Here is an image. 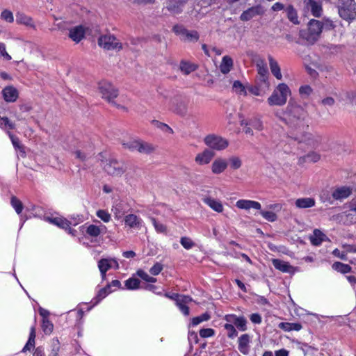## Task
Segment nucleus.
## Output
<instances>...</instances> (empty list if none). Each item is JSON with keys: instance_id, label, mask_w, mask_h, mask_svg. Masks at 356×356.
Here are the masks:
<instances>
[{"instance_id": "nucleus-1", "label": "nucleus", "mask_w": 356, "mask_h": 356, "mask_svg": "<svg viewBox=\"0 0 356 356\" xmlns=\"http://www.w3.org/2000/svg\"><path fill=\"white\" fill-rule=\"evenodd\" d=\"M291 94V90L286 83H279L268 97L267 102L270 106H282L286 104Z\"/></svg>"}, {"instance_id": "nucleus-2", "label": "nucleus", "mask_w": 356, "mask_h": 356, "mask_svg": "<svg viewBox=\"0 0 356 356\" xmlns=\"http://www.w3.org/2000/svg\"><path fill=\"white\" fill-rule=\"evenodd\" d=\"M323 30V24L316 19H311L307 30L300 31V36L308 44H313L318 40Z\"/></svg>"}, {"instance_id": "nucleus-3", "label": "nucleus", "mask_w": 356, "mask_h": 356, "mask_svg": "<svg viewBox=\"0 0 356 356\" xmlns=\"http://www.w3.org/2000/svg\"><path fill=\"white\" fill-rule=\"evenodd\" d=\"M288 118L291 124H294L298 126L299 129L303 127L302 122L307 118V112L300 105L296 104L295 102H289L287 106Z\"/></svg>"}, {"instance_id": "nucleus-4", "label": "nucleus", "mask_w": 356, "mask_h": 356, "mask_svg": "<svg viewBox=\"0 0 356 356\" xmlns=\"http://www.w3.org/2000/svg\"><path fill=\"white\" fill-rule=\"evenodd\" d=\"M339 14L341 18L346 21H351L356 17L354 0H339Z\"/></svg>"}, {"instance_id": "nucleus-5", "label": "nucleus", "mask_w": 356, "mask_h": 356, "mask_svg": "<svg viewBox=\"0 0 356 356\" xmlns=\"http://www.w3.org/2000/svg\"><path fill=\"white\" fill-rule=\"evenodd\" d=\"M99 45L108 50L120 51L122 49V44L114 35L106 34L102 35L98 40Z\"/></svg>"}, {"instance_id": "nucleus-6", "label": "nucleus", "mask_w": 356, "mask_h": 356, "mask_svg": "<svg viewBox=\"0 0 356 356\" xmlns=\"http://www.w3.org/2000/svg\"><path fill=\"white\" fill-rule=\"evenodd\" d=\"M204 142L209 148L218 151L223 150L229 145V142L227 139L214 134L206 136Z\"/></svg>"}, {"instance_id": "nucleus-7", "label": "nucleus", "mask_w": 356, "mask_h": 356, "mask_svg": "<svg viewBox=\"0 0 356 356\" xmlns=\"http://www.w3.org/2000/svg\"><path fill=\"white\" fill-rule=\"evenodd\" d=\"M98 91L102 95V97L108 102L115 99L118 95L117 89L111 83L107 81H101L99 83Z\"/></svg>"}, {"instance_id": "nucleus-8", "label": "nucleus", "mask_w": 356, "mask_h": 356, "mask_svg": "<svg viewBox=\"0 0 356 356\" xmlns=\"http://www.w3.org/2000/svg\"><path fill=\"white\" fill-rule=\"evenodd\" d=\"M104 169L108 175L120 176L124 172L126 166L123 162L112 159L106 161Z\"/></svg>"}, {"instance_id": "nucleus-9", "label": "nucleus", "mask_w": 356, "mask_h": 356, "mask_svg": "<svg viewBox=\"0 0 356 356\" xmlns=\"http://www.w3.org/2000/svg\"><path fill=\"white\" fill-rule=\"evenodd\" d=\"M304 4L305 10L307 12H310L313 16L319 17L322 15L323 8L319 1L316 0H305Z\"/></svg>"}, {"instance_id": "nucleus-10", "label": "nucleus", "mask_w": 356, "mask_h": 356, "mask_svg": "<svg viewBox=\"0 0 356 356\" xmlns=\"http://www.w3.org/2000/svg\"><path fill=\"white\" fill-rule=\"evenodd\" d=\"M236 207L239 209L245 211L250 209L259 211L261 210V205L259 202L246 199L238 200L236 202Z\"/></svg>"}, {"instance_id": "nucleus-11", "label": "nucleus", "mask_w": 356, "mask_h": 356, "mask_svg": "<svg viewBox=\"0 0 356 356\" xmlns=\"http://www.w3.org/2000/svg\"><path fill=\"white\" fill-rule=\"evenodd\" d=\"M112 263L115 264V269L119 268V264L115 259H102L98 262V268L103 279L106 277V273L112 268Z\"/></svg>"}, {"instance_id": "nucleus-12", "label": "nucleus", "mask_w": 356, "mask_h": 356, "mask_svg": "<svg viewBox=\"0 0 356 356\" xmlns=\"http://www.w3.org/2000/svg\"><path fill=\"white\" fill-rule=\"evenodd\" d=\"M264 12V10L261 6H253L244 11L241 15L240 18L242 21H248L257 15H262Z\"/></svg>"}, {"instance_id": "nucleus-13", "label": "nucleus", "mask_w": 356, "mask_h": 356, "mask_svg": "<svg viewBox=\"0 0 356 356\" xmlns=\"http://www.w3.org/2000/svg\"><path fill=\"white\" fill-rule=\"evenodd\" d=\"M3 99L7 102H14L19 96L18 90L13 86L5 87L2 90Z\"/></svg>"}, {"instance_id": "nucleus-14", "label": "nucleus", "mask_w": 356, "mask_h": 356, "mask_svg": "<svg viewBox=\"0 0 356 356\" xmlns=\"http://www.w3.org/2000/svg\"><path fill=\"white\" fill-rule=\"evenodd\" d=\"M192 302V298L188 296H181L176 298V305L185 316L189 315V308L187 306Z\"/></svg>"}, {"instance_id": "nucleus-15", "label": "nucleus", "mask_w": 356, "mask_h": 356, "mask_svg": "<svg viewBox=\"0 0 356 356\" xmlns=\"http://www.w3.org/2000/svg\"><path fill=\"white\" fill-rule=\"evenodd\" d=\"M213 156V152L207 149L196 155L195 161L199 165H206L210 163Z\"/></svg>"}, {"instance_id": "nucleus-16", "label": "nucleus", "mask_w": 356, "mask_h": 356, "mask_svg": "<svg viewBox=\"0 0 356 356\" xmlns=\"http://www.w3.org/2000/svg\"><path fill=\"white\" fill-rule=\"evenodd\" d=\"M171 109L177 114L184 115L187 110V103L184 99H172Z\"/></svg>"}, {"instance_id": "nucleus-17", "label": "nucleus", "mask_w": 356, "mask_h": 356, "mask_svg": "<svg viewBox=\"0 0 356 356\" xmlns=\"http://www.w3.org/2000/svg\"><path fill=\"white\" fill-rule=\"evenodd\" d=\"M227 168V161L222 158H218L211 164V172L215 175H219L223 172Z\"/></svg>"}, {"instance_id": "nucleus-18", "label": "nucleus", "mask_w": 356, "mask_h": 356, "mask_svg": "<svg viewBox=\"0 0 356 356\" xmlns=\"http://www.w3.org/2000/svg\"><path fill=\"white\" fill-rule=\"evenodd\" d=\"M268 60L269 62V67L272 74L277 79H282V74L281 72V69L280 65L277 61L271 56H268Z\"/></svg>"}, {"instance_id": "nucleus-19", "label": "nucleus", "mask_w": 356, "mask_h": 356, "mask_svg": "<svg viewBox=\"0 0 356 356\" xmlns=\"http://www.w3.org/2000/svg\"><path fill=\"white\" fill-rule=\"evenodd\" d=\"M256 66L258 74L260 76V81L266 82L268 78V71L265 60L264 59H258Z\"/></svg>"}, {"instance_id": "nucleus-20", "label": "nucleus", "mask_w": 356, "mask_h": 356, "mask_svg": "<svg viewBox=\"0 0 356 356\" xmlns=\"http://www.w3.org/2000/svg\"><path fill=\"white\" fill-rule=\"evenodd\" d=\"M124 223L130 228L139 229L142 226L143 220L135 214H128L124 217Z\"/></svg>"}, {"instance_id": "nucleus-21", "label": "nucleus", "mask_w": 356, "mask_h": 356, "mask_svg": "<svg viewBox=\"0 0 356 356\" xmlns=\"http://www.w3.org/2000/svg\"><path fill=\"white\" fill-rule=\"evenodd\" d=\"M272 263L273 264V266L276 269H277L283 273H291L294 272L293 267L292 266H291L288 262H286L284 261H282V260H280L278 259H273Z\"/></svg>"}, {"instance_id": "nucleus-22", "label": "nucleus", "mask_w": 356, "mask_h": 356, "mask_svg": "<svg viewBox=\"0 0 356 356\" xmlns=\"http://www.w3.org/2000/svg\"><path fill=\"white\" fill-rule=\"evenodd\" d=\"M85 30L82 26H76L70 30L69 37L74 42H80L84 37Z\"/></svg>"}, {"instance_id": "nucleus-23", "label": "nucleus", "mask_w": 356, "mask_h": 356, "mask_svg": "<svg viewBox=\"0 0 356 356\" xmlns=\"http://www.w3.org/2000/svg\"><path fill=\"white\" fill-rule=\"evenodd\" d=\"M203 202L211 209L218 213H222L223 211V205L222 202L218 200H216L212 197H206L204 198Z\"/></svg>"}, {"instance_id": "nucleus-24", "label": "nucleus", "mask_w": 356, "mask_h": 356, "mask_svg": "<svg viewBox=\"0 0 356 356\" xmlns=\"http://www.w3.org/2000/svg\"><path fill=\"white\" fill-rule=\"evenodd\" d=\"M352 191L349 187L342 186L333 191L332 197L335 200H342L349 197Z\"/></svg>"}, {"instance_id": "nucleus-25", "label": "nucleus", "mask_w": 356, "mask_h": 356, "mask_svg": "<svg viewBox=\"0 0 356 356\" xmlns=\"http://www.w3.org/2000/svg\"><path fill=\"white\" fill-rule=\"evenodd\" d=\"M326 239V236L318 229H314L313 234L309 236L312 244L316 246L321 245Z\"/></svg>"}, {"instance_id": "nucleus-26", "label": "nucleus", "mask_w": 356, "mask_h": 356, "mask_svg": "<svg viewBox=\"0 0 356 356\" xmlns=\"http://www.w3.org/2000/svg\"><path fill=\"white\" fill-rule=\"evenodd\" d=\"M315 205V200L312 197L298 198L295 202V206L298 209H307Z\"/></svg>"}, {"instance_id": "nucleus-27", "label": "nucleus", "mask_w": 356, "mask_h": 356, "mask_svg": "<svg viewBox=\"0 0 356 356\" xmlns=\"http://www.w3.org/2000/svg\"><path fill=\"white\" fill-rule=\"evenodd\" d=\"M155 149L154 146L149 143L145 142L142 140H138L137 152L140 154H149L153 152Z\"/></svg>"}, {"instance_id": "nucleus-28", "label": "nucleus", "mask_w": 356, "mask_h": 356, "mask_svg": "<svg viewBox=\"0 0 356 356\" xmlns=\"http://www.w3.org/2000/svg\"><path fill=\"white\" fill-rule=\"evenodd\" d=\"M16 22L19 24H23L29 28L35 29V25L33 19L24 14H17Z\"/></svg>"}, {"instance_id": "nucleus-29", "label": "nucleus", "mask_w": 356, "mask_h": 356, "mask_svg": "<svg viewBox=\"0 0 356 356\" xmlns=\"http://www.w3.org/2000/svg\"><path fill=\"white\" fill-rule=\"evenodd\" d=\"M250 336L247 334L241 335L238 339V350L243 354H248Z\"/></svg>"}, {"instance_id": "nucleus-30", "label": "nucleus", "mask_w": 356, "mask_h": 356, "mask_svg": "<svg viewBox=\"0 0 356 356\" xmlns=\"http://www.w3.org/2000/svg\"><path fill=\"white\" fill-rule=\"evenodd\" d=\"M233 67V60L228 56H225L220 65V70L222 73L227 74Z\"/></svg>"}, {"instance_id": "nucleus-31", "label": "nucleus", "mask_w": 356, "mask_h": 356, "mask_svg": "<svg viewBox=\"0 0 356 356\" xmlns=\"http://www.w3.org/2000/svg\"><path fill=\"white\" fill-rule=\"evenodd\" d=\"M103 228L105 229V227H101L95 225H89L86 227V232L91 237H97L102 233Z\"/></svg>"}, {"instance_id": "nucleus-32", "label": "nucleus", "mask_w": 356, "mask_h": 356, "mask_svg": "<svg viewBox=\"0 0 356 356\" xmlns=\"http://www.w3.org/2000/svg\"><path fill=\"white\" fill-rule=\"evenodd\" d=\"M278 327L286 332H290L292 330L299 331L302 329V325L297 323L282 322L279 324Z\"/></svg>"}, {"instance_id": "nucleus-33", "label": "nucleus", "mask_w": 356, "mask_h": 356, "mask_svg": "<svg viewBox=\"0 0 356 356\" xmlns=\"http://www.w3.org/2000/svg\"><path fill=\"white\" fill-rule=\"evenodd\" d=\"M139 139L128 138L122 140V145L124 149L134 152L137 150V146Z\"/></svg>"}, {"instance_id": "nucleus-34", "label": "nucleus", "mask_w": 356, "mask_h": 356, "mask_svg": "<svg viewBox=\"0 0 356 356\" xmlns=\"http://www.w3.org/2000/svg\"><path fill=\"white\" fill-rule=\"evenodd\" d=\"M332 269L334 270L346 274L350 273L352 270V268L348 264H343L339 261L334 262L332 266Z\"/></svg>"}, {"instance_id": "nucleus-35", "label": "nucleus", "mask_w": 356, "mask_h": 356, "mask_svg": "<svg viewBox=\"0 0 356 356\" xmlns=\"http://www.w3.org/2000/svg\"><path fill=\"white\" fill-rule=\"evenodd\" d=\"M184 3L182 1H170L167 8L173 14H179L182 11Z\"/></svg>"}, {"instance_id": "nucleus-36", "label": "nucleus", "mask_w": 356, "mask_h": 356, "mask_svg": "<svg viewBox=\"0 0 356 356\" xmlns=\"http://www.w3.org/2000/svg\"><path fill=\"white\" fill-rule=\"evenodd\" d=\"M233 91L239 95H247L246 87L240 81H234L232 85Z\"/></svg>"}, {"instance_id": "nucleus-37", "label": "nucleus", "mask_w": 356, "mask_h": 356, "mask_svg": "<svg viewBox=\"0 0 356 356\" xmlns=\"http://www.w3.org/2000/svg\"><path fill=\"white\" fill-rule=\"evenodd\" d=\"M71 222L68 221L67 219L62 218L60 221L59 222L58 227L62 228L67 231L68 234H71L72 236H76V230L72 229L70 227Z\"/></svg>"}, {"instance_id": "nucleus-38", "label": "nucleus", "mask_w": 356, "mask_h": 356, "mask_svg": "<svg viewBox=\"0 0 356 356\" xmlns=\"http://www.w3.org/2000/svg\"><path fill=\"white\" fill-rule=\"evenodd\" d=\"M259 214L266 220L269 222H275L277 219V216L272 211L259 210Z\"/></svg>"}, {"instance_id": "nucleus-39", "label": "nucleus", "mask_w": 356, "mask_h": 356, "mask_svg": "<svg viewBox=\"0 0 356 356\" xmlns=\"http://www.w3.org/2000/svg\"><path fill=\"white\" fill-rule=\"evenodd\" d=\"M248 122V124L252 127L253 129L257 131H261L264 129L263 123L261 120L257 118L253 117L248 120H247Z\"/></svg>"}, {"instance_id": "nucleus-40", "label": "nucleus", "mask_w": 356, "mask_h": 356, "mask_svg": "<svg viewBox=\"0 0 356 356\" xmlns=\"http://www.w3.org/2000/svg\"><path fill=\"white\" fill-rule=\"evenodd\" d=\"M35 330L34 327H32L31 328L29 339L26 344L25 345V346L24 347V348L22 350L23 352H25L26 350H30L31 348L34 346V345H35Z\"/></svg>"}, {"instance_id": "nucleus-41", "label": "nucleus", "mask_w": 356, "mask_h": 356, "mask_svg": "<svg viewBox=\"0 0 356 356\" xmlns=\"http://www.w3.org/2000/svg\"><path fill=\"white\" fill-rule=\"evenodd\" d=\"M199 39L198 33L195 31H189L186 30V33L181 38L182 40L192 42V41H197Z\"/></svg>"}, {"instance_id": "nucleus-42", "label": "nucleus", "mask_w": 356, "mask_h": 356, "mask_svg": "<svg viewBox=\"0 0 356 356\" xmlns=\"http://www.w3.org/2000/svg\"><path fill=\"white\" fill-rule=\"evenodd\" d=\"M8 134L11 140L12 144L16 149H18L23 154H25L24 150V146L20 143L19 138L12 134L10 131L8 132Z\"/></svg>"}, {"instance_id": "nucleus-43", "label": "nucleus", "mask_w": 356, "mask_h": 356, "mask_svg": "<svg viewBox=\"0 0 356 356\" xmlns=\"http://www.w3.org/2000/svg\"><path fill=\"white\" fill-rule=\"evenodd\" d=\"M180 69L184 74H188L195 70L196 66L187 62H181Z\"/></svg>"}, {"instance_id": "nucleus-44", "label": "nucleus", "mask_w": 356, "mask_h": 356, "mask_svg": "<svg viewBox=\"0 0 356 356\" xmlns=\"http://www.w3.org/2000/svg\"><path fill=\"white\" fill-rule=\"evenodd\" d=\"M140 280L136 278H129L125 281V286L129 290H134L139 288Z\"/></svg>"}, {"instance_id": "nucleus-45", "label": "nucleus", "mask_w": 356, "mask_h": 356, "mask_svg": "<svg viewBox=\"0 0 356 356\" xmlns=\"http://www.w3.org/2000/svg\"><path fill=\"white\" fill-rule=\"evenodd\" d=\"M335 103V99L331 96H325L321 100V104L325 108H332L334 106Z\"/></svg>"}, {"instance_id": "nucleus-46", "label": "nucleus", "mask_w": 356, "mask_h": 356, "mask_svg": "<svg viewBox=\"0 0 356 356\" xmlns=\"http://www.w3.org/2000/svg\"><path fill=\"white\" fill-rule=\"evenodd\" d=\"M287 16L289 19L294 24H298V17L296 11L292 8L289 7L287 9Z\"/></svg>"}, {"instance_id": "nucleus-47", "label": "nucleus", "mask_w": 356, "mask_h": 356, "mask_svg": "<svg viewBox=\"0 0 356 356\" xmlns=\"http://www.w3.org/2000/svg\"><path fill=\"white\" fill-rule=\"evenodd\" d=\"M180 243L186 250H190L195 245V244L193 241V240L186 236H184V237L181 238Z\"/></svg>"}, {"instance_id": "nucleus-48", "label": "nucleus", "mask_w": 356, "mask_h": 356, "mask_svg": "<svg viewBox=\"0 0 356 356\" xmlns=\"http://www.w3.org/2000/svg\"><path fill=\"white\" fill-rule=\"evenodd\" d=\"M96 215L104 222H108L111 219V214L106 210L99 209L97 211Z\"/></svg>"}, {"instance_id": "nucleus-49", "label": "nucleus", "mask_w": 356, "mask_h": 356, "mask_svg": "<svg viewBox=\"0 0 356 356\" xmlns=\"http://www.w3.org/2000/svg\"><path fill=\"white\" fill-rule=\"evenodd\" d=\"M229 162L231 168L234 170H237L240 168L242 165V161L238 156H232L229 159Z\"/></svg>"}, {"instance_id": "nucleus-50", "label": "nucleus", "mask_w": 356, "mask_h": 356, "mask_svg": "<svg viewBox=\"0 0 356 356\" xmlns=\"http://www.w3.org/2000/svg\"><path fill=\"white\" fill-rule=\"evenodd\" d=\"M42 328L45 334H49L53 331L54 325L48 318H44L42 319Z\"/></svg>"}, {"instance_id": "nucleus-51", "label": "nucleus", "mask_w": 356, "mask_h": 356, "mask_svg": "<svg viewBox=\"0 0 356 356\" xmlns=\"http://www.w3.org/2000/svg\"><path fill=\"white\" fill-rule=\"evenodd\" d=\"M11 205L15 209V210L17 214H19L22 211V209H23L22 203L16 197H12Z\"/></svg>"}, {"instance_id": "nucleus-52", "label": "nucleus", "mask_w": 356, "mask_h": 356, "mask_svg": "<svg viewBox=\"0 0 356 356\" xmlns=\"http://www.w3.org/2000/svg\"><path fill=\"white\" fill-rule=\"evenodd\" d=\"M209 318L210 316L208 314L205 313L200 316L193 318L191 319V324L193 326H196L203 321H208Z\"/></svg>"}, {"instance_id": "nucleus-53", "label": "nucleus", "mask_w": 356, "mask_h": 356, "mask_svg": "<svg viewBox=\"0 0 356 356\" xmlns=\"http://www.w3.org/2000/svg\"><path fill=\"white\" fill-rule=\"evenodd\" d=\"M137 275L142 278L143 280L150 282V283H154L156 281V279L149 276L146 272L144 270L140 269L137 271Z\"/></svg>"}, {"instance_id": "nucleus-54", "label": "nucleus", "mask_w": 356, "mask_h": 356, "mask_svg": "<svg viewBox=\"0 0 356 356\" xmlns=\"http://www.w3.org/2000/svg\"><path fill=\"white\" fill-rule=\"evenodd\" d=\"M247 321L243 316H239L234 324V325L240 330V331H245L247 330Z\"/></svg>"}, {"instance_id": "nucleus-55", "label": "nucleus", "mask_w": 356, "mask_h": 356, "mask_svg": "<svg viewBox=\"0 0 356 356\" xmlns=\"http://www.w3.org/2000/svg\"><path fill=\"white\" fill-rule=\"evenodd\" d=\"M224 327L227 331V336L229 338L233 339L238 335V332L233 325L226 323L225 324Z\"/></svg>"}, {"instance_id": "nucleus-56", "label": "nucleus", "mask_w": 356, "mask_h": 356, "mask_svg": "<svg viewBox=\"0 0 356 356\" xmlns=\"http://www.w3.org/2000/svg\"><path fill=\"white\" fill-rule=\"evenodd\" d=\"M0 127L3 129L8 127L10 129H14L15 128V125L14 123L11 122L8 118L0 117Z\"/></svg>"}, {"instance_id": "nucleus-57", "label": "nucleus", "mask_w": 356, "mask_h": 356, "mask_svg": "<svg viewBox=\"0 0 356 356\" xmlns=\"http://www.w3.org/2000/svg\"><path fill=\"white\" fill-rule=\"evenodd\" d=\"M1 18L9 23H11L14 21L13 13L8 10H4L1 12Z\"/></svg>"}, {"instance_id": "nucleus-58", "label": "nucleus", "mask_w": 356, "mask_h": 356, "mask_svg": "<svg viewBox=\"0 0 356 356\" xmlns=\"http://www.w3.org/2000/svg\"><path fill=\"white\" fill-rule=\"evenodd\" d=\"M240 124L243 127V131L246 134H249L250 136L254 135L253 130L250 127V126L248 124V122L246 120L241 119L240 121Z\"/></svg>"}, {"instance_id": "nucleus-59", "label": "nucleus", "mask_w": 356, "mask_h": 356, "mask_svg": "<svg viewBox=\"0 0 356 356\" xmlns=\"http://www.w3.org/2000/svg\"><path fill=\"white\" fill-rule=\"evenodd\" d=\"M0 57H2L5 60H10L11 56L8 54L6 49V44L0 42Z\"/></svg>"}, {"instance_id": "nucleus-60", "label": "nucleus", "mask_w": 356, "mask_h": 356, "mask_svg": "<svg viewBox=\"0 0 356 356\" xmlns=\"http://www.w3.org/2000/svg\"><path fill=\"white\" fill-rule=\"evenodd\" d=\"M151 220H152L153 225L157 232H159V233L165 232L166 227L164 225H163L162 223L158 222L154 218H152Z\"/></svg>"}, {"instance_id": "nucleus-61", "label": "nucleus", "mask_w": 356, "mask_h": 356, "mask_svg": "<svg viewBox=\"0 0 356 356\" xmlns=\"http://www.w3.org/2000/svg\"><path fill=\"white\" fill-rule=\"evenodd\" d=\"M110 293H111V291L110 289V285L106 286V287L102 289L97 296L98 298V301L104 299L106 296H108Z\"/></svg>"}, {"instance_id": "nucleus-62", "label": "nucleus", "mask_w": 356, "mask_h": 356, "mask_svg": "<svg viewBox=\"0 0 356 356\" xmlns=\"http://www.w3.org/2000/svg\"><path fill=\"white\" fill-rule=\"evenodd\" d=\"M215 332L211 328H204L200 330V335L202 338H207L213 336Z\"/></svg>"}, {"instance_id": "nucleus-63", "label": "nucleus", "mask_w": 356, "mask_h": 356, "mask_svg": "<svg viewBox=\"0 0 356 356\" xmlns=\"http://www.w3.org/2000/svg\"><path fill=\"white\" fill-rule=\"evenodd\" d=\"M163 270V265L160 263H156L149 270V273L153 275H159Z\"/></svg>"}, {"instance_id": "nucleus-64", "label": "nucleus", "mask_w": 356, "mask_h": 356, "mask_svg": "<svg viewBox=\"0 0 356 356\" xmlns=\"http://www.w3.org/2000/svg\"><path fill=\"white\" fill-rule=\"evenodd\" d=\"M345 99H347L349 103L356 104V92H346L344 93Z\"/></svg>"}]
</instances>
